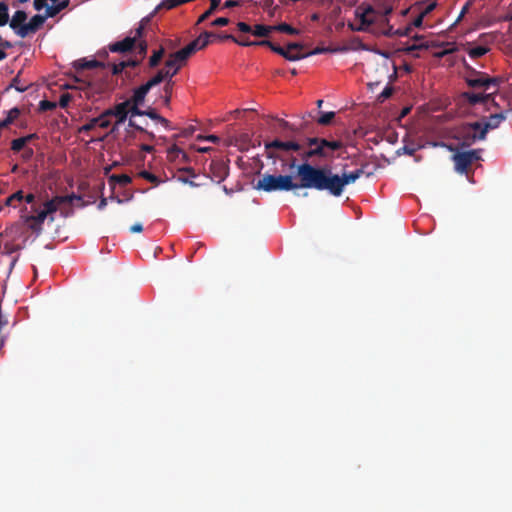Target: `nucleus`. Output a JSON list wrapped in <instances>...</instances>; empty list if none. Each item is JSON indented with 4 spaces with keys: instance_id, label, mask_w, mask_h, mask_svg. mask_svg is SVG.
<instances>
[{
    "instance_id": "47",
    "label": "nucleus",
    "mask_w": 512,
    "mask_h": 512,
    "mask_svg": "<svg viewBox=\"0 0 512 512\" xmlns=\"http://www.w3.org/2000/svg\"><path fill=\"white\" fill-rule=\"evenodd\" d=\"M465 125H466V130H468L470 132L479 133L482 131L484 123L477 121V122H473V123H467Z\"/></svg>"
},
{
    "instance_id": "59",
    "label": "nucleus",
    "mask_w": 512,
    "mask_h": 512,
    "mask_svg": "<svg viewBox=\"0 0 512 512\" xmlns=\"http://www.w3.org/2000/svg\"><path fill=\"white\" fill-rule=\"evenodd\" d=\"M390 13H392V7H386V8H384L383 12H380V16H379L380 21H381V22H383V23H385V24H388V21H389V20H388L387 16H388Z\"/></svg>"
},
{
    "instance_id": "40",
    "label": "nucleus",
    "mask_w": 512,
    "mask_h": 512,
    "mask_svg": "<svg viewBox=\"0 0 512 512\" xmlns=\"http://www.w3.org/2000/svg\"><path fill=\"white\" fill-rule=\"evenodd\" d=\"M10 87L15 88V89H16L17 91H19V92H24V91H26V90H27L28 85H27V84H21V81H20V75L18 74V75H16V76L13 78V80H12V82H11V84H10Z\"/></svg>"
},
{
    "instance_id": "23",
    "label": "nucleus",
    "mask_w": 512,
    "mask_h": 512,
    "mask_svg": "<svg viewBox=\"0 0 512 512\" xmlns=\"http://www.w3.org/2000/svg\"><path fill=\"white\" fill-rule=\"evenodd\" d=\"M20 109L14 107L7 112V116L5 119L0 121V130L7 128L10 124H12L20 115Z\"/></svg>"
},
{
    "instance_id": "58",
    "label": "nucleus",
    "mask_w": 512,
    "mask_h": 512,
    "mask_svg": "<svg viewBox=\"0 0 512 512\" xmlns=\"http://www.w3.org/2000/svg\"><path fill=\"white\" fill-rule=\"evenodd\" d=\"M111 68H112V74L113 75H118V74L122 73L123 70L125 69V64L122 61V62H120L118 64H112Z\"/></svg>"
},
{
    "instance_id": "38",
    "label": "nucleus",
    "mask_w": 512,
    "mask_h": 512,
    "mask_svg": "<svg viewBox=\"0 0 512 512\" xmlns=\"http://www.w3.org/2000/svg\"><path fill=\"white\" fill-rule=\"evenodd\" d=\"M139 176L155 185H158L161 182L156 175L146 170L141 171L139 173Z\"/></svg>"
},
{
    "instance_id": "1",
    "label": "nucleus",
    "mask_w": 512,
    "mask_h": 512,
    "mask_svg": "<svg viewBox=\"0 0 512 512\" xmlns=\"http://www.w3.org/2000/svg\"><path fill=\"white\" fill-rule=\"evenodd\" d=\"M304 170L308 175V179H310L307 184H310L313 186V189L319 191L326 190L336 197L343 193L346 185L354 183L364 173L362 168L348 173L344 172L341 176L333 174L331 169L324 167L313 166Z\"/></svg>"
},
{
    "instance_id": "55",
    "label": "nucleus",
    "mask_w": 512,
    "mask_h": 512,
    "mask_svg": "<svg viewBox=\"0 0 512 512\" xmlns=\"http://www.w3.org/2000/svg\"><path fill=\"white\" fill-rule=\"evenodd\" d=\"M177 180H178L179 182L184 183V184H188V185H189V186H191V187H198V186H200V184H198V183L194 182V181L191 179V177H189V176H188V177H186V176H183V175H179V176L177 177Z\"/></svg>"
},
{
    "instance_id": "45",
    "label": "nucleus",
    "mask_w": 512,
    "mask_h": 512,
    "mask_svg": "<svg viewBox=\"0 0 512 512\" xmlns=\"http://www.w3.org/2000/svg\"><path fill=\"white\" fill-rule=\"evenodd\" d=\"M23 198H24L23 191L19 190V191L15 192L14 194H12L11 196H9L6 199V203L5 204L7 206H11L14 201H22Z\"/></svg>"
},
{
    "instance_id": "4",
    "label": "nucleus",
    "mask_w": 512,
    "mask_h": 512,
    "mask_svg": "<svg viewBox=\"0 0 512 512\" xmlns=\"http://www.w3.org/2000/svg\"><path fill=\"white\" fill-rule=\"evenodd\" d=\"M480 159L478 150L456 151L452 156L456 172L467 174L471 165Z\"/></svg>"
},
{
    "instance_id": "5",
    "label": "nucleus",
    "mask_w": 512,
    "mask_h": 512,
    "mask_svg": "<svg viewBox=\"0 0 512 512\" xmlns=\"http://www.w3.org/2000/svg\"><path fill=\"white\" fill-rule=\"evenodd\" d=\"M265 151L269 158H280L278 152L300 151L302 146L295 140L282 141L274 139L270 142H265Z\"/></svg>"
},
{
    "instance_id": "22",
    "label": "nucleus",
    "mask_w": 512,
    "mask_h": 512,
    "mask_svg": "<svg viewBox=\"0 0 512 512\" xmlns=\"http://www.w3.org/2000/svg\"><path fill=\"white\" fill-rule=\"evenodd\" d=\"M272 32H273V25L256 24L254 27H252L251 34L256 37L266 38Z\"/></svg>"
},
{
    "instance_id": "7",
    "label": "nucleus",
    "mask_w": 512,
    "mask_h": 512,
    "mask_svg": "<svg viewBox=\"0 0 512 512\" xmlns=\"http://www.w3.org/2000/svg\"><path fill=\"white\" fill-rule=\"evenodd\" d=\"M471 71L475 77L466 78V83L469 87L488 89L490 86H497L499 83V79L496 77H490L486 73L476 71L475 69H471Z\"/></svg>"
},
{
    "instance_id": "56",
    "label": "nucleus",
    "mask_w": 512,
    "mask_h": 512,
    "mask_svg": "<svg viewBox=\"0 0 512 512\" xmlns=\"http://www.w3.org/2000/svg\"><path fill=\"white\" fill-rule=\"evenodd\" d=\"M141 105L131 104L129 107V113H131L132 116H143V112L145 110H141L139 107Z\"/></svg>"
},
{
    "instance_id": "13",
    "label": "nucleus",
    "mask_w": 512,
    "mask_h": 512,
    "mask_svg": "<svg viewBox=\"0 0 512 512\" xmlns=\"http://www.w3.org/2000/svg\"><path fill=\"white\" fill-rule=\"evenodd\" d=\"M47 18H49V17L46 16V14L45 15H40V14L34 15L30 19V21L24 27H22V29L20 30V32L23 33L24 38L30 34L37 32L40 29V27L44 24V22Z\"/></svg>"
},
{
    "instance_id": "34",
    "label": "nucleus",
    "mask_w": 512,
    "mask_h": 512,
    "mask_svg": "<svg viewBox=\"0 0 512 512\" xmlns=\"http://www.w3.org/2000/svg\"><path fill=\"white\" fill-rule=\"evenodd\" d=\"M303 49L304 46L298 42H290L287 44L286 48H284V50L289 51V54L304 53Z\"/></svg>"
},
{
    "instance_id": "42",
    "label": "nucleus",
    "mask_w": 512,
    "mask_h": 512,
    "mask_svg": "<svg viewBox=\"0 0 512 512\" xmlns=\"http://www.w3.org/2000/svg\"><path fill=\"white\" fill-rule=\"evenodd\" d=\"M24 221L28 225L29 229H31L36 234H40L42 231V224L38 223L35 220H27V216H24Z\"/></svg>"
},
{
    "instance_id": "64",
    "label": "nucleus",
    "mask_w": 512,
    "mask_h": 512,
    "mask_svg": "<svg viewBox=\"0 0 512 512\" xmlns=\"http://www.w3.org/2000/svg\"><path fill=\"white\" fill-rule=\"evenodd\" d=\"M314 157L313 150L310 148L309 150L302 153L301 158L304 161L303 163H308L309 159Z\"/></svg>"
},
{
    "instance_id": "44",
    "label": "nucleus",
    "mask_w": 512,
    "mask_h": 512,
    "mask_svg": "<svg viewBox=\"0 0 512 512\" xmlns=\"http://www.w3.org/2000/svg\"><path fill=\"white\" fill-rule=\"evenodd\" d=\"M137 45V48H138V54L140 56L139 59L143 60L147 54V50H148V44L145 40H142V41H138L136 43Z\"/></svg>"
},
{
    "instance_id": "63",
    "label": "nucleus",
    "mask_w": 512,
    "mask_h": 512,
    "mask_svg": "<svg viewBox=\"0 0 512 512\" xmlns=\"http://www.w3.org/2000/svg\"><path fill=\"white\" fill-rule=\"evenodd\" d=\"M144 33V25L141 24L138 28L135 29V34L131 38H135V44L139 41V39L143 36Z\"/></svg>"
},
{
    "instance_id": "43",
    "label": "nucleus",
    "mask_w": 512,
    "mask_h": 512,
    "mask_svg": "<svg viewBox=\"0 0 512 512\" xmlns=\"http://www.w3.org/2000/svg\"><path fill=\"white\" fill-rule=\"evenodd\" d=\"M25 145H26L25 139H23V137H20V138L14 139L11 142V149L14 152H19L24 148Z\"/></svg>"
},
{
    "instance_id": "20",
    "label": "nucleus",
    "mask_w": 512,
    "mask_h": 512,
    "mask_svg": "<svg viewBox=\"0 0 512 512\" xmlns=\"http://www.w3.org/2000/svg\"><path fill=\"white\" fill-rule=\"evenodd\" d=\"M70 3V0H62L55 3V5L48 6L45 10L46 16L49 18L55 17L62 10L66 9Z\"/></svg>"
},
{
    "instance_id": "62",
    "label": "nucleus",
    "mask_w": 512,
    "mask_h": 512,
    "mask_svg": "<svg viewBox=\"0 0 512 512\" xmlns=\"http://www.w3.org/2000/svg\"><path fill=\"white\" fill-rule=\"evenodd\" d=\"M228 23H229V19L228 18H226V17H219V18L215 19L211 23V25L212 26H226V25H228Z\"/></svg>"
},
{
    "instance_id": "19",
    "label": "nucleus",
    "mask_w": 512,
    "mask_h": 512,
    "mask_svg": "<svg viewBox=\"0 0 512 512\" xmlns=\"http://www.w3.org/2000/svg\"><path fill=\"white\" fill-rule=\"evenodd\" d=\"M107 65L103 62L97 61L95 59L86 60L80 59L74 62V68L77 70H86V69H94V68H102L105 69Z\"/></svg>"
},
{
    "instance_id": "51",
    "label": "nucleus",
    "mask_w": 512,
    "mask_h": 512,
    "mask_svg": "<svg viewBox=\"0 0 512 512\" xmlns=\"http://www.w3.org/2000/svg\"><path fill=\"white\" fill-rule=\"evenodd\" d=\"M427 48H428L427 44L420 43V44L408 45L407 47L403 48V51L411 54V53H413L416 50L427 49Z\"/></svg>"
},
{
    "instance_id": "33",
    "label": "nucleus",
    "mask_w": 512,
    "mask_h": 512,
    "mask_svg": "<svg viewBox=\"0 0 512 512\" xmlns=\"http://www.w3.org/2000/svg\"><path fill=\"white\" fill-rule=\"evenodd\" d=\"M322 143V146H324L325 150L328 148V149H331L333 151L335 150H339L343 147V143L341 141H329L327 139H321L320 141Z\"/></svg>"
},
{
    "instance_id": "24",
    "label": "nucleus",
    "mask_w": 512,
    "mask_h": 512,
    "mask_svg": "<svg viewBox=\"0 0 512 512\" xmlns=\"http://www.w3.org/2000/svg\"><path fill=\"white\" fill-rule=\"evenodd\" d=\"M164 54L165 49L163 47H160L158 50H154L148 61L149 68H156L160 64Z\"/></svg>"
},
{
    "instance_id": "61",
    "label": "nucleus",
    "mask_w": 512,
    "mask_h": 512,
    "mask_svg": "<svg viewBox=\"0 0 512 512\" xmlns=\"http://www.w3.org/2000/svg\"><path fill=\"white\" fill-rule=\"evenodd\" d=\"M237 28L239 31H241L243 33H251L252 32V27L245 22H238Z\"/></svg>"
},
{
    "instance_id": "3",
    "label": "nucleus",
    "mask_w": 512,
    "mask_h": 512,
    "mask_svg": "<svg viewBox=\"0 0 512 512\" xmlns=\"http://www.w3.org/2000/svg\"><path fill=\"white\" fill-rule=\"evenodd\" d=\"M356 17L360 20L359 31H366L371 25L380 21V11L376 10L372 5L362 3L355 11Z\"/></svg>"
},
{
    "instance_id": "11",
    "label": "nucleus",
    "mask_w": 512,
    "mask_h": 512,
    "mask_svg": "<svg viewBox=\"0 0 512 512\" xmlns=\"http://www.w3.org/2000/svg\"><path fill=\"white\" fill-rule=\"evenodd\" d=\"M130 101H123L116 104L114 107L106 109L104 115L109 117H116V124H122L127 119L129 114Z\"/></svg>"
},
{
    "instance_id": "2",
    "label": "nucleus",
    "mask_w": 512,
    "mask_h": 512,
    "mask_svg": "<svg viewBox=\"0 0 512 512\" xmlns=\"http://www.w3.org/2000/svg\"><path fill=\"white\" fill-rule=\"evenodd\" d=\"M296 161L297 159L292 157L289 162V168H296V175L299 179L298 182L293 180L292 175H273L265 173L255 184V189L265 192L313 189V186L307 184L310 179H308V175L304 170L305 168L313 167V165L309 163H301L296 165Z\"/></svg>"
},
{
    "instance_id": "15",
    "label": "nucleus",
    "mask_w": 512,
    "mask_h": 512,
    "mask_svg": "<svg viewBox=\"0 0 512 512\" xmlns=\"http://www.w3.org/2000/svg\"><path fill=\"white\" fill-rule=\"evenodd\" d=\"M135 46V38L128 36L121 41L109 44L108 48L113 53H126L131 51Z\"/></svg>"
},
{
    "instance_id": "52",
    "label": "nucleus",
    "mask_w": 512,
    "mask_h": 512,
    "mask_svg": "<svg viewBox=\"0 0 512 512\" xmlns=\"http://www.w3.org/2000/svg\"><path fill=\"white\" fill-rule=\"evenodd\" d=\"M71 99H72V96L69 93L61 94V96L59 98V106L61 108H66L69 105Z\"/></svg>"
},
{
    "instance_id": "50",
    "label": "nucleus",
    "mask_w": 512,
    "mask_h": 512,
    "mask_svg": "<svg viewBox=\"0 0 512 512\" xmlns=\"http://www.w3.org/2000/svg\"><path fill=\"white\" fill-rule=\"evenodd\" d=\"M56 103L55 102H51V101H48V100H42L40 103H39V109L41 111H50V110H53L56 108Z\"/></svg>"
},
{
    "instance_id": "30",
    "label": "nucleus",
    "mask_w": 512,
    "mask_h": 512,
    "mask_svg": "<svg viewBox=\"0 0 512 512\" xmlns=\"http://www.w3.org/2000/svg\"><path fill=\"white\" fill-rule=\"evenodd\" d=\"M488 51H489V49L487 47L476 46V47L469 49L468 55L473 59H477V58L484 56Z\"/></svg>"
},
{
    "instance_id": "6",
    "label": "nucleus",
    "mask_w": 512,
    "mask_h": 512,
    "mask_svg": "<svg viewBox=\"0 0 512 512\" xmlns=\"http://www.w3.org/2000/svg\"><path fill=\"white\" fill-rule=\"evenodd\" d=\"M174 66L175 63L168 57L164 67L158 70L157 73L147 81L148 85L155 87L162 82L173 81V77L178 73V67L172 70Z\"/></svg>"
},
{
    "instance_id": "41",
    "label": "nucleus",
    "mask_w": 512,
    "mask_h": 512,
    "mask_svg": "<svg viewBox=\"0 0 512 512\" xmlns=\"http://www.w3.org/2000/svg\"><path fill=\"white\" fill-rule=\"evenodd\" d=\"M180 154L185 160L187 159L186 153L183 150H181L178 146L173 145L171 148L168 149V156L170 158H177Z\"/></svg>"
},
{
    "instance_id": "49",
    "label": "nucleus",
    "mask_w": 512,
    "mask_h": 512,
    "mask_svg": "<svg viewBox=\"0 0 512 512\" xmlns=\"http://www.w3.org/2000/svg\"><path fill=\"white\" fill-rule=\"evenodd\" d=\"M326 51H328L327 48L316 47L314 50H312L310 52L297 53L296 55L301 56L300 57V60H301V59L307 58V57L312 56V55H317V54L324 53Z\"/></svg>"
},
{
    "instance_id": "39",
    "label": "nucleus",
    "mask_w": 512,
    "mask_h": 512,
    "mask_svg": "<svg viewBox=\"0 0 512 512\" xmlns=\"http://www.w3.org/2000/svg\"><path fill=\"white\" fill-rule=\"evenodd\" d=\"M110 117L107 115H104V111L98 116L95 117V120H97V126L100 128H108L111 124Z\"/></svg>"
},
{
    "instance_id": "10",
    "label": "nucleus",
    "mask_w": 512,
    "mask_h": 512,
    "mask_svg": "<svg viewBox=\"0 0 512 512\" xmlns=\"http://www.w3.org/2000/svg\"><path fill=\"white\" fill-rule=\"evenodd\" d=\"M210 177L213 181L220 183L229 174L228 165L221 160H212L209 166Z\"/></svg>"
},
{
    "instance_id": "36",
    "label": "nucleus",
    "mask_w": 512,
    "mask_h": 512,
    "mask_svg": "<svg viewBox=\"0 0 512 512\" xmlns=\"http://www.w3.org/2000/svg\"><path fill=\"white\" fill-rule=\"evenodd\" d=\"M277 121L283 129H288V130L295 131V132H300L305 129L304 125L295 127L294 125H292L291 123H289L288 121H286L284 119H277Z\"/></svg>"
},
{
    "instance_id": "16",
    "label": "nucleus",
    "mask_w": 512,
    "mask_h": 512,
    "mask_svg": "<svg viewBox=\"0 0 512 512\" xmlns=\"http://www.w3.org/2000/svg\"><path fill=\"white\" fill-rule=\"evenodd\" d=\"M506 119V115L503 112L495 113L490 115L487 121L484 122L482 131L480 132V138H485L488 130L499 127L502 121Z\"/></svg>"
},
{
    "instance_id": "37",
    "label": "nucleus",
    "mask_w": 512,
    "mask_h": 512,
    "mask_svg": "<svg viewBox=\"0 0 512 512\" xmlns=\"http://www.w3.org/2000/svg\"><path fill=\"white\" fill-rule=\"evenodd\" d=\"M393 87L391 85H387L384 90L377 96V102L383 103L386 99L391 97L393 94Z\"/></svg>"
},
{
    "instance_id": "25",
    "label": "nucleus",
    "mask_w": 512,
    "mask_h": 512,
    "mask_svg": "<svg viewBox=\"0 0 512 512\" xmlns=\"http://www.w3.org/2000/svg\"><path fill=\"white\" fill-rule=\"evenodd\" d=\"M143 114L147 117H149L152 120H155L162 124L165 128H169L170 122L166 118L162 117L160 114L157 113L155 109L149 108L143 112Z\"/></svg>"
},
{
    "instance_id": "46",
    "label": "nucleus",
    "mask_w": 512,
    "mask_h": 512,
    "mask_svg": "<svg viewBox=\"0 0 512 512\" xmlns=\"http://www.w3.org/2000/svg\"><path fill=\"white\" fill-rule=\"evenodd\" d=\"M97 126V120L95 118L90 119L86 124L79 128V133H85L93 130Z\"/></svg>"
},
{
    "instance_id": "21",
    "label": "nucleus",
    "mask_w": 512,
    "mask_h": 512,
    "mask_svg": "<svg viewBox=\"0 0 512 512\" xmlns=\"http://www.w3.org/2000/svg\"><path fill=\"white\" fill-rule=\"evenodd\" d=\"M194 54V52L191 50V48H189V46H185L184 48L176 51V52H173V53H170L169 54V58L175 62V61H187V59L192 55Z\"/></svg>"
},
{
    "instance_id": "27",
    "label": "nucleus",
    "mask_w": 512,
    "mask_h": 512,
    "mask_svg": "<svg viewBox=\"0 0 512 512\" xmlns=\"http://www.w3.org/2000/svg\"><path fill=\"white\" fill-rule=\"evenodd\" d=\"M132 178L127 174H113L109 177V184H119L121 186H126L127 184L131 183Z\"/></svg>"
},
{
    "instance_id": "35",
    "label": "nucleus",
    "mask_w": 512,
    "mask_h": 512,
    "mask_svg": "<svg viewBox=\"0 0 512 512\" xmlns=\"http://www.w3.org/2000/svg\"><path fill=\"white\" fill-rule=\"evenodd\" d=\"M334 117V112L322 113L321 116L317 119V123L323 126L329 125L331 121L334 119Z\"/></svg>"
},
{
    "instance_id": "57",
    "label": "nucleus",
    "mask_w": 512,
    "mask_h": 512,
    "mask_svg": "<svg viewBox=\"0 0 512 512\" xmlns=\"http://www.w3.org/2000/svg\"><path fill=\"white\" fill-rule=\"evenodd\" d=\"M130 127H133L135 128L136 130L140 131V132H144L146 133L150 139H154L155 138V135L152 133V132H148L146 131L143 127L137 125L134 121H132L131 119L129 120V124H128Z\"/></svg>"
},
{
    "instance_id": "60",
    "label": "nucleus",
    "mask_w": 512,
    "mask_h": 512,
    "mask_svg": "<svg viewBox=\"0 0 512 512\" xmlns=\"http://www.w3.org/2000/svg\"><path fill=\"white\" fill-rule=\"evenodd\" d=\"M48 0H34V8L35 10L37 11H40L42 9H47V7L49 6L48 3H47Z\"/></svg>"
},
{
    "instance_id": "26",
    "label": "nucleus",
    "mask_w": 512,
    "mask_h": 512,
    "mask_svg": "<svg viewBox=\"0 0 512 512\" xmlns=\"http://www.w3.org/2000/svg\"><path fill=\"white\" fill-rule=\"evenodd\" d=\"M174 84H175L174 81H167L164 84V87H163L164 94L161 96V98L163 100V105L166 107H168L170 105Z\"/></svg>"
},
{
    "instance_id": "8",
    "label": "nucleus",
    "mask_w": 512,
    "mask_h": 512,
    "mask_svg": "<svg viewBox=\"0 0 512 512\" xmlns=\"http://www.w3.org/2000/svg\"><path fill=\"white\" fill-rule=\"evenodd\" d=\"M460 98L471 106L476 104H483L488 110L491 105L497 106L492 93L484 94L466 91L461 93Z\"/></svg>"
},
{
    "instance_id": "32",
    "label": "nucleus",
    "mask_w": 512,
    "mask_h": 512,
    "mask_svg": "<svg viewBox=\"0 0 512 512\" xmlns=\"http://www.w3.org/2000/svg\"><path fill=\"white\" fill-rule=\"evenodd\" d=\"M8 21V5L5 2H0V26L6 25Z\"/></svg>"
},
{
    "instance_id": "18",
    "label": "nucleus",
    "mask_w": 512,
    "mask_h": 512,
    "mask_svg": "<svg viewBox=\"0 0 512 512\" xmlns=\"http://www.w3.org/2000/svg\"><path fill=\"white\" fill-rule=\"evenodd\" d=\"M458 138L462 140V144L464 146H470L477 140H483L484 138H480V132H470L466 130V125L464 124L460 129L458 130Z\"/></svg>"
},
{
    "instance_id": "54",
    "label": "nucleus",
    "mask_w": 512,
    "mask_h": 512,
    "mask_svg": "<svg viewBox=\"0 0 512 512\" xmlns=\"http://www.w3.org/2000/svg\"><path fill=\"white\" fill-rule=\"evenodd\" d=\"M416 152V148L413 146L405 145L402 148L397 150V154L400 155L401 153L412 156Z\"/></svg>"
},
{
    "instance_id": "48",
    "label": "nucleus",
    "mask_w": 512,
    "mask_h": 512,
    "mask_svg": "<svg viewBox=\"0 0 512 512\" xmlns=\"http://www.w3.org/2000/svg\"><path fill=\"white\" fill-rule=\"evenodd\" d=\"M47 216L48 214L44 210H41L39 213H37V215H28L27 220H35L43 225Z\"/></svg>"
},
{
    "instance_id": "9",
    "label": "nucleus",
    "mask_w": 512,
    "mask_h": 512,
    "mask_svg": "<svg viewBox=\"0 0 512 512\" xmlns=\"http://www.w3.org/2000/svg\"><path fill=\"white\" fill-rule=\"evenodd\" d=\"M80 196H76L75 194L66 195V196H56L49 201L44 203V211L49 215L57 210L61 209L63 205H71L74 200H80Z\"/></svg>"
},
{
    "instance_id": "17",
    "label": "nucleus",
    "mask_w": 512,
    "mask_h": 512,
    "mask_svg": "<svg viewBox=\"0 0 512 512\" xmlns=\"http://www.w3.org/2000/svg\"><path fill=\"white\" fill-rule=\"evenodd\" d=\"M152 88L153 87L151 85H148V82L140 85L139 87H137L133 90V94H132L131 98L128 99L127 101H130V105L131 104L143 105L146 95Z\"/></svg>"
},
{
    "instance_id": "14",
    "label": "nucleus",
    "mask_w": 512,
    "mask_h": 512,
    "mask_svg": "<svg viewBox=\"0 0 512 512\" xmlns=\"http://www.w3.org/2000/svg\"><path fill=\"white\" fill-rule=\"evenodd\" d=\"M26 20L27 13L23 10H17L9 22L10 28L13 29L14 32L21 38H24V35L20 32V30L27 24Z\"/></svg>"
},
{
    "instance_id": "28",
    "label": "nucleus",
    "mask_w": 512,
    "mask_h": 512,
    "mask_svg": "<svg viewBox=\"0 0 512 512\" xmlns=\"http://www.w3.org/2000/svg\"><path fill=\"white\" fill-rule=\"evenodd\" d=\"M274 31H279L282 33L290 34V35H298L300 33V31L298 29L292 27L291 25H289L287 23H280L278 25H273V32Z\"/></svg>"
},
{
    "instance_id": "29",
    "label": "nucleus",
    "mask_w": 512,
    "mask_h": 512,
    "mask_svg": "<svg viewBox=\"0 0 512 512\" xmlns=\"http://www.w3.org/2000/svg\"><path fill=\"white\" fill-rule=\"evenodd\" d=\"M215 36H216V34L213 33V32L205 31V32L201 33L197 37V40H199V48H200V50L204 49L206 46H208V44L210 43V38L211 37H215Z\"/></svg>"
},
{
    "instance_id": "12",
    "label": "nucleus",
    "mask_w": 512,
    "mask_h": 512,
    "mask_svg": "<svg viewBox=\"0 0 512 512\" xmlns=\"http://www.w3.org/2000/svg\"><path fill=\"white\" fill-rule=\"evenodd\" d=\"M255 46H265L270 48L273 52L278 55L284 57L288 61H297L300 60L301 56L289 54L287 50H284V47H281L268 39H263L259 41H255Z\"/></svg>"
},
{
    "instance_id": "53",
    "label": "nucleus",
    "mask_w": 512,
    "mask_h": 512,
    "mask_svg": "<svg viewBox=\"0 0 512 512\" xmlns=\"http://www.w3.org/2000/svg\"><path fill=\"white\" fill-rule=\"evenodd\" d=\"M314 156H320V157H326L327 153L325 151L324 146H322V143L319 142L315 147L312 148Z\"/></svg>"
},
{
    "instance_id": "31",
    "label": "nucleus",
    "mask_w": 512,
    "mask_h": 512,
    "mask_svg": "<svg viewBox=\"0 0 512 512\" xmlns=\"http://www.w3.org/2000/svg\"><path fill=\"white\" fill-rule=\"evenodd\" d=\"M226 39L232 40L233 42L241 45V46H255V41H250L247 37L245 38H236L231 34H225Z\"/></svg>"
}]
</instances>
